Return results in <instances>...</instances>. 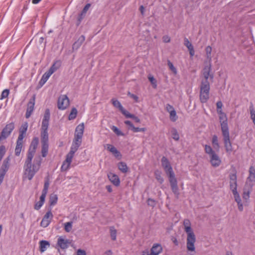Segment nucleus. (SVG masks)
Returning <instances> with one entry per match:
<instances>
[{"instance_id": "1", "label": "nucleus", "mask_w": 255, "mask_h": 255, "mask_svg": "<svg viewBox=\"0 0 255 255\" xmlns=\"http://www.w3.org/2000/svg\"><path fill=\"white\" fill-rule=\"evenodd\" d=\"M33 158L26 156L23 166L24 175L29 180L33 178L39 170L42 162L40 156H38L34 158L33 163H32Z\"/></svg>"}, {"instance_id": "2", "label": "nucleus", "mask_w": 255, "mask_h": 255, "mask_svg": "<svg viewBox=\"0 0 255 255\" xmlns=\"http://www.w3.org/2000/svg\"><path fill=\"white\" fill-rule=\"evenodd\" d=\"M161 162L162 167L168 177L171 190L176 197L178 198L179 195V192L177 186V181L175 178V174L170 163L168 159L165 156L162 157Z\"/></svg>"}, {"instance_id": "3", "label": "nucleus", "mask_w": 255, "mask_h": 255, "mask_svg": "<svg viewBox=\"0 0 255 255\" xmlns=\"http://www.w3.org/2000/svg\"><path fill=\"white\" fill-rule=\"evenodd\" d=\"M204 149L205 153L209 156L210 162L211 165L214 167H219L222 163L221 159L219 155L210 145L206 144Z\"/></svg>"}, {"instance_id": "4", "label": "nucleus", "mask_w": 255, "mask_h": 255, "mask_svg": "<svg viewBox=\"0 0 255 255\" xmlns=\"http://www.w3.org/2000/svg\"><path fill=\"white\" fill-rule=\"evenodd\" d=\"M184 231L187 234V240L188 244L190 246H192L193 242L196 239L195 235L191 228V223L189 220L185 219L183 222Z\"/></svg>"}, {"instance_id": "5", "label": "nucleus", "mask_w": 255, "mask_h": 255, "mask_svg": "<svg viewBox=\"0 0 255 255\" xmlns=\"http://www.w3.org/2000/svg\"><path fill=\"white\" fill-rule=\"evenodd\" d=\"M222 132L226 151L227 153L230 154L233 151V146L230 138L229 131Z\"/></svg>"}, {"instance_id": "6", "label": "nucleus", "mask_w": 255, "mask_h": 255, "mask_svg": "<svg viewBox=\"0 0 255 255\" xmlns=\"http://www.w3.org/2000/svg\"><path fill=\"white\" fill-rule=\"evenodd\" d=\"M39 143V138L37 137H34L33 138L32 141L30 144L29 149L28 150L26 156L33 157L36 148Z\"/></svg>"}, {"instance_id": "7", "label": "nucleus", "mask_w": 255, "mask_h": 255, "mask_svg": "<svg viewBox=\"0 0 255 255\" xmlns=\"http://www.w3.org/2000/svg\"><path fill=\"white\" fill-rule=\"evenodd\" d=\"M69 105V99L65 95L59 96L58 99L57 107L60 110H65Z\"/></svg>"}, {"instance_id": "8", "label": "nucleus", "mask_w": 255, "mask_h": 255, "mask_svg": "<svg viewBox=\"0 0 255 255\" xmlns=\"http://www.w3.org/2000/svg\"><path fill=\"white\" fill-rule=\"evenodd\" d=\"M14 128V125L13 123L6 125L0 133V141L6 138L10 135Z\"/></svg>"}, {"instance_id": "9", "label": "nucleus", "mask_w": 255, "mask_h": 255, "mask_svg": "<svg viewBox=\"0 0 255 255\" xmlns=\"http://www.w3.org/2000/svg\"><path fill=\"white\" fill-rule=\"evenodd\" d=\"M53 215L51 210L48 211L44 216L41 223L40 226L43 228L47 227L51 223Z\"/></svg>"}, {"instance_id": "10", "label": "nucleus", "mask_w": 255, "mask_h": 255, "mask_svg": "<svg viewBox=\"0 0 255 255\" xmlns=\"http://www.w3.org/2000/svg\"><path fill=\"white\" fill-rule=\"evenodd\" d=\"M35 96L33 95L32 98H31L28 102L27 106V109L25 114V118H29L34 110V107L35 105Z\"/></svg>"}, {"instance_id": "11", "label": "nucleus", "mask_w": 255, "mask_h": 255, "mask_svg": "<svg viewBox=\"0 0 255 255\" xmlns=\"http://www.w3.org/2000/svg\"><path fill=\"white\" fill-rule=\"evenodd\" d=\"M71 244V241L63 237H60L57 240V246L62 250H65L69 247V245Z\"/></svg>"}, {"instance_id": "12", "label": "nucleus", "mask_w": 255, "mask_h": 255, "mask_svg": "<svg viewBox=\"0 0 255 255\" xmlns=\"http://www.w3.org/2000/svg\"><path fill=\"white\" fill-rule=\"evenodd\" d=\"M219 120L221 124L222 132L229 131L227 118L226 115L222 114L219 116Z\"/></svg>"}, {"instance_id": "13", "label": "nucleus", "mask_w": 255, "mask_h": 255, "mask_svg": "<svg viewBox=\"0 0 255 255\" xmlns=\"http://www.w3.org/2000/svg\"><path fill=\"white\" fill-rule=\"evenodd\" d=\"M230 179V187L232 191L237 190V175L236 173H230L229 175Z\"/></svg>"}, {"instance_id": "14", "label": "nucleus", "mask_w": 255, "mask_h": 255, "mask_svg": "<svg viewBox=\"0 0 255 255\" xmlns=\"http://www.w3.org/2000/svg\"><path fill=\"white\" fill-rule=\"evenodd\" d=\"M211 70V65L210 63L208 65H206L205 66L202 71V74L204 78V79L203 80H208L209 77L211 79L213 78V74H210Z\"/></svg>"}, {"instance_id": "15", "label": "nucleus", "mask_w": 255, "mask_h": 255, "mask_svg": "<svg viewBox=\"0 0 255 255\" xmlns=\"http://www.w3.org/2000/svg\"><path fill=\"white\" fill-rule=\"evenodd\" d=\"M210 84L208 80H202L200 85V93L209 94Z\"/></svg>"}, {"instance_id": "16", "label": "nucleus", "mask_w": 255, "mask_h": 255, "mask_svg": "<svg viewBox=\"0 0 255 255\" xmlns=\"http://www.w3.org/2000/svg\"><path fill=\"white\" fill-rule=\"evenodd\" d=\"M106 147L107 150H108L109 151L112 153V154H114L116 158H121L122 155L121 153L117 150V149L114 146L110 144H107L106 145Z\"/></svg>"}, {"instance_id": "17", "label": "nucleus", "mask_w": 255, "mask_h": 255, "mask_svg": "<svg viewBox=\"0 0 255 255\" xmlns=\"http://www.w3.org/2000/svg\"><path fill=\"white\" fill-rule=\"evenodd\" d=\"M109 180L113 183L114 185L118 186L120 185V181L118 175L110 172L108 174Z\"/></svg>"}, {"instance_id": "18", "label": "nucleus", "mask_w": 255, "mask_h": 255, "mask_svg": "<svg viewBox=\"0 0 255 255\" xmlns=\"http://www.w3.org/2000/svg\"><path fill=\"white\" fill-rule=\"evenodd\" d=\"M72 160V158L66 155V159L63 161L61 167L62 171H66L69 168Z\"/></svg>"}, {"instance_id": "19", "label": "nucleus", "mask_w": 255, "mask_h": 255, "mask_svg": "<svg viewBox=\"0 0 255 255\" xmlns=\"http://www.w3.org/2000/svg\"><path fill=\"white\" fill-rule=\"evenodd\" d=\"M27 128L28 124L27 123H25L21 126L19 128V135L18 137V138L19 139V140L23 139L24 135L26 133V132L27 131Z\"/></svg>"}, {"instance_id": "20", "label": "nucleus", "mask_w": 255, "mask_h": 255, "mask_svg": "<svg viewBox=\"0 0 255 255\" xmlns=\"http://www.w3.org/2000/svg\"><path fill=\"white\" fill-rule=\"evenodd\" d=\"M162 251V248L161 245L155 244L151 249V255H158Z\"/></svg>"}, {"instance_id": "21", "label": "nucleus", "mask_w": 255, "mask_h": 255, "mask_svg": "<svg viewBox=\"0 0 255 255\" xmlns=\"http://www.w3.org/2000/svg\"><path fill=\"white\" fill-rule=\"evenodd\" d=\"M85 37L84 35H81L73 44L72 48L73 50H77L81 46L82 44L85 41Z\"/></svg>"}, {"instance_id": "22", "label": "nucleus", "mask_w": 255, "mask_h": 255, "mask_svg": "<svg viewBox=\"0 0 255 255\" xmlns=\"http://www.w3.org/2000/svg\"><path fill=\"white\" fill-rule=\"evenodd\" d=\"M196 242V239H195L194 242L192 244V246H190L188 244V240H187L186 242V248L187 251L189 252L188 253V255H196V252H195V243Z\"/></svg>"}, {"instance_id": "23", "label": "nucleus", "mask_w": 255, "mask_h": 255, "mask_svg": "<svg viewBox=\"0 0 255 255\" xmlns=\"http://www.w3.org/2000/svg\"><path fill=\"white\" fill-rule=\"evenodd\" d=\"M84 130V125L83 123L79 124L76 128L75 135L79 137L83 136Z\"/></svg>"}, {"instance_id": "24", "label": "nucleus", "mask_w": 255, "mask_h": 255, "mask_svg": "<svg viewBox=\"0 0 255 255\" xmlns=\"http://www.w3.org/2000/svg\"><path fill=\"white\" fill-rule=\"evenodd\" d=\"M22 142L23 139L19 140V139L17 138L16 141V145L15 148V154L16 156H19L20 155L22 147Z\"/></svg>"}, {"instance_id": "25", "label": "nucleus", "mask_w": 255, "mask_h": 255, "mask_svg": "<svg viewBox=\"0 0 255 255\" xmlns=\"http://www.w3.org/2000/svg\"><path fill=\"white\" fill-rule=\"evenodd\" d=\"M61 65V62L60 60H57L55 61L52 65L48 71L51 73H53L56 70H57Z\"/></svg>"}, {"instance_id": "26", "label": "nucleus", "mask_w": 255, "mask_h": 255, "mask_svg": "<svg viewBox=\"0 0 255 255\" xmlns=\"http://www.w3.org/2000/svg\"><path fill=\"white\" fill-rule=\"evenodd\" d=\"M9 168V159L6 158L5 159L2 163V165L1 167V168L0 169V172H2L3 173L5 174L7 172Z\"/></svg>"}, {"instance_id": "27", "label": "nucleus", "mask_w": 255, "mask_h": 255, "mask_svg": "<svg viewBox=\"0 0 255 255\" xmlns=\"http://www.w3.org/2000/svg\"><path fill=\"white\" fill-rule=\"evenodd\" d=\"M52 74V73H51L49 71H48L46 72H45L43 75L42 78L41 79L39 82V84L41 85H44Z\"/></svg>"}, {"instance_id": "28", "label": "nucleus", "mask_w": 255, "mask_h": 255, "mask_svg": "<svg viewBox=\"0 0 255 255\" xmlns=\"http://www.w3.org/2000/svg\"><path fill=\"white\" fill-rule=\"evenodd\" d=\"M79 146H78L74 143H72V144L71 146V148H70V150L69 152L66 155L73 158L75 153L78 150Z\"/></svg>"}, {"instance_id": "29", "label": "nucleus", "mask_w": 255, "mask_h": 255, "mask_svg": "<svg viewBox=\"0 0 255 255\" xmlns=\"http://www.w3.org/2000/svg\"><path fill=\"white\" fill-rule=\"evenodd\" d=\"M40 244V251L41 253L45 252L48 247L50 246L49 243L47 241H41Z\"/></svg>"}, {"instance_id": "30", "label": "nucleus", "mask_w": 255, "mask_h": 255, "mask_svg": "<svg viewBox=\"0 0 255 255\" xmlns=\"http://www.w3.org/2000/svg\"><path fill=\"white\" fill-rule=\"evenodd\" d=\"M41 143H48V133L47 131H41Z\"/></svg>"}, {"instance_id": "31", "label": "nucleus", "mask_w": 255, "mask_h": 255, "mask_svg": "<svg viewBox=\"0 0 255 255\" xmlns=\"http://www.w3.org/2000/svg\"><path fill=\"white\" fill-rule=\"evenodd\" d=\"M119 170L123 173H126L128 171L127 164L124 162H120L118 164Z\"/></svg>"}, {"instance_id": "32", "label": "nucleus", "mask_w": 255, "mask_h": 255, "mask_svg": "<svg viewBox=\"0 0 255 255\" xmlns=\"http://www.w3.org/2000/svg\"><path fill=\"white\" fill-rule=\"evenodd\" d=\"M170 133L171 134L172 137L176 141H178L179 139V135L177 132V130L176 128H173L170 129Z\"/></svg>"}, {"instance_id": "33", "label": "nucleus", "mask_w": 255, "mask_h": 255, "mask_svg": "<svg viewBox=\"0 0 255 255\" xmlns=\"http://www.w3.org/2000/svg\"><path fill=\"white\" fill-rule=\"evenodd\" d=\"M42 148H41V154L42 156L43 157L46 156L48 151V143H41Z\"/></svg>"}, {"instance_id": "34", "label": "nucleus", "mask_w": 255, "mask_h": 255, "mask_svg": "<svg viewBox=\"0 0 255 255\" xmlns=\"http://www.w3.org/2000/svg\"><path fill=\"white\" fill-rule=\"evenodd\" d=\"M212 143L213 145V147L215 149H217V150H219L220 145H219V143L218 142V137L217 135H213V136L212 137Z\"/></svg>"}, {"instance_id": "35", "label": "nucleus", "mask_w": 255, "mask_h": 255, "mask_svg": "<svg viewBox=\"0 0 255 255\" xmlns=\"http://www.w3.org/2000/svg\"><path fill=\"white\" fill-rule=\"evenodd\" d=\"M57 200L58 197L57 195L54 194H51L49 198L50 205L51 206L55 205L57 203Z\"/></svg>"}, {"instance_id": "36", "label": "nucleus", "mask_w": 255, "mask_h": 255, "mask_svg": "<svg viewBox=\"0 0 255 255\" xmlns=\"http://www.w3.org/2000/svg\"><path fill=\"white\" fill-rule=\"evenodd\" d=\"M77 110L75 108H72L71 112L68 117L69 120H73L75 119L77 116Z\"/></svg>"}, {"instance_id": "37", "label": "nucleus", "mask_w": 255, "mask_h": 255, "mask_svg": "<svg viewBox=\"0 0 255 255\" xmlns=\"http://www.w3.org/2000/svg\"><path fill=\"white\" fill-rule=\"evenodd\" d=\"M209 98V94L200 93V100L201 103H206Z\"/></svg>"}, {"instance_id": "38", "label": "nucleus", "mask_w": 255, "mask_h": 255, "mask_svg": "<svg viewBox=\"0 0 255 255\" xmlns=\"http://www.w3.org/2000/svg\"><path fill=\"white\" fill-rule=\"evenodd\" d=\"M110 235L113 241H116L117 239V230L114 227H110Z\"/></svg>"}, {"instance_id": "39", "label": "nucleus", "mask_w": 255, "mask_h": 255, "mask_svg": "<svg viewBox=\"0 0 255 255\" xmlns=\"http://www.w3.org/2000/svg\"><path fill=\"white\" fill-rule=\"evenodd\" d=\"M154 175L156 179L160 183H162L163 182V179L161 176V172L158 170H156L154 172Z\"/></svg>"}, {"instance_id": "40", "label": "nucleus", "mask_w": 255, "mask_h": 255, "mask_svg": "<svg viewBox=\"0 0 255 255\" xmlns=\"http://www.w3.org/2000/svg\"><path fill=\"white\" fill-rule=\"evenodd\" d=\"M111 101L113 106L116 108H118L120 111L123 108V107L118 100L115 99H112Z\"/></svg>"}, {"instance_id": "41", "label": "nucleus", "mask_w": 255, "mask_h": 255, "mask_svg": "<svg viewBox=\"0 0 255 255\" xmlns=\"http://www.w3.org/2000/svg\"><path fill=\"white\" fill-rule=\"evenodd\" d=\"M207 58L209 60V62L211 61V52L212 47L210 46H208L205 48Z\"/></svg>"}, {"instance_id": "42", "label": "nucleus", "mask_w": 255, "mask_h": 255, "mask_svg": "<svg viewBox=\"0 0 255 255\" xmlns=\"http://www.w3.org/2000/svg\"><path fill=\"white\" fill-rule=\"evenodd\" d=\"M49 186V178L48 177H47L45 178L44 185V187L42 190V191L47 193Z\"/></svg>"}, {"instance_id": "43", "label": "nucleus", "mask_w": 255, "mask_h": 255, "mask_svg": "<svg viewBox=\"0 0 255 255\" xmlns=\"http://www.w3.org/2000/svg\"><path fill=\"white\" fill-rule=\"evenodd\" d=\"M72 222H69L64 224V229L66 232H70L72 228Z\"/></svg>"}, {"instance_id": "44", "label": "nucleus", "mask_w": 255, "mask_h": 255, "mask_svg": "<svg viewBox=\"0 0 255 255\" xmlns=\"http://www.w3.org/2000/svg\"><path fill=\"white\" fill-rule=\"evenodd\" d=\"M148 79L154 88L157 87V82L154 77L151 75H148Z\"/></svg>"}, {"instance_id": "45", "label": "nucleus", "mask_w": 255, "mask_h": 255, "mask_svg": "<svg viewBox=\"0 0 255 255\" xmlns=\"http://www.w3.org/2000/svg\"><path fill=\"white\" fill-rule=\"evenodd\" d=\"M82 136H80L79 137L77 136H76V135H74V138L72 143L80 146L82 142Z\"/></svg>"}, {"instance_id": "46", "label": "nucleus", "mask_w": 255, "mask_h": 255, "mask_svg": "<svg viewBox=\"0 0 255 255\" xmlns=\"http://www.w3.org/2000/svg\"><path fill=\"white\" fill-rule=\"evenodd\" d=\"M170 114V119L171 121L174 122L177 120V116L176 115V112L175 110H172L171 111Z\"/></svg>"}, {"instance_id": "47", "label": "nucleus", "mask_w": 255, "mask_h": 255, "mask_svg": "<svg viewBox=\"0 0 255 255\" xmlns=\"http://www.w3.org/2000/svg\"><path fill=\"white\" fill-rule=\"evenodd\" d=\"M49 122L46 121H42L41 126V131H47L49 126Z\"/></svg>"}, {"instance_id": "48", "label": "nucleus", "mask_w": 255, "mask_h": 255, "mask_svg": "<svg viewBox=\"0 0 255 255\" xmlns=\"http://www.w3.org/2000/svg\"><path fill=\"white\" fill-rule=\"evenodd\" d=\"M111 129L117 135H124V134L116 126H113Z\"/></svg>"}, {"instance_id": "49", "label": "nucleus", "mask_w": 255, "mask_h": 255, "mask_svg": "<svg viewBox=\"0 0 255 255\" xmlns=\"http://www.w3.org/2000/svg\"><path fill=\"white\" fill-rule=\"evenodd\" d=\"M50 113L49 109H46L42 121H49Z\"/></svg>"}, {"instance_id": "50", "label": "nucleus", "mask_w": 255, "mask_h": 255, "mask_svg": "<svg viewBox=\"0 0 255 255\" xmlns=\"http://www.w3.org/2000/svg\"><path fill=\"white\" fill-rule=\"evenodd\" d=\"M234 195L235 200L237 203L239 201H241V199L239 194L238 193L237 190L232 191Z\"/></svg>"}, {"instance_id": "51", "label": "nucleus", "mask_w": 255, "mask_h": 255, "mask_svg": "<svg viewBox=\"0 0 255 255\" xmlns=\"http://www.w3.org/2000/svg\"><path fill=\"white\" fill-rule=\"evenodd\" d=\"M9 94V90H8V89L4 90L1 93L0 99L2 100L3 99L7 98L8 97Z\"/></svg>"}, {"instance_id": "52", "label": "nucleus", "mask_w": 255, "mask_h": 255, "mask_svg": "<svg viewBox=\"0 0 255 255\" xmlns=\"http://www.w3.org/2000/svg\"><path fill=\"white\" fill-rule=\"evenodd\" d=\"M167 64L170 70L172 71L175 74H176L177 70L176 68L174 66L173 64L169 60H168Z\"/></svg>"}, {"instance_id": "53", "label": "nucleus", "mask_w": 255, "mask_h": 255, "mask_svg": "<svg viewBox=\"0 0 255 255\" xmlns=\"http://www.w3.org/2000/svg\"><path fill=\"white\" fill-rule=\"evenodd\" d=\"M184 45L187 47L188 50L194 48L192 44L187 38L185 37L184 39Z\"/></svg>"}, {"instance_id": "54", "label": "nucleus", "mask_w": 255, "mask_h": 255, "mask_svg": "<svg viewBox=\"0 0 255 255\" xmlns=\"http://www.w3.org/2000/svg\"><path fill=\"white\" fill-rule=\"evenodd\" d=\"M120 111L123 115H124L126 117V118H131V117H132V114H130L128 111L126 110L124 108Z\"/></svg>"}, {"instance_id": "55", "label": "nucleus", "mask_w": 255, "mask_h": 255, "mask_svg": "<svg viewBox=\"0 0 255 255\" xmlns=\"http://www.w3.org/2000/svg\"><path fill=\"white\" fill-rule=\"evenodd\" d=\"M5 153V148L4 145L0 146V161Z\"/></svg>"}, {"instance_id": "56", "label": "nucleus", "mask_w": 255, "mask_h": 255, "mask_svg": "<svg viewBox=\"0 0 255 255\" xmlns=\"http://www.w3.org/2000/svg\"><path fill=\"white\" fill-rule=\"evenodd\" d=\"M147 203L148 206L152 207H154L156 205L155 201L151 198L147 199Z\"/></svg>"}, {"instance_id": "57", "label": "nucleus", "mask_w": 255, "mask_h": 255, "mask_svg": "<svg viewBox=\"0 0 255 255\" xmlns=\"http://www.w3.org/2000/svg\"><path fill=\"white\" fill-rule=\"evenodd\" d=\"M251 118L255 125V111L253 108H250Z\"/></svg>"}, {"instance_id": "58", "label": "nucleus", "mask_w": 255, "mask_h": 255, "mask_svg": "<svg viewBox=\"0 0 255 255\" xmlns=\"http://www.w3.org/2000/svg\"><path fill=\"white\" fill-rule=\"evenodd\" d=\"M250 197V192L249 191H244L243 194V199L246 201H247V200L249 199Z\"/></svg>"}, {"instance_id": "59", "label": "nucleus", "mask_w": 255, "mask_h": 255, "mask_svg": "<svg viewBox=\"0 0 255 255\" xmlns=\"http://www.w3.org/2000/svg\"><path fill=\"white\" fill-rule=\"evenodd\" d=\"M47 193L46 192L42 191L41 195L40 197V201H41V203L43 202L44 203Z\"/></svg>"}, {"instance_id": "60", "label": "nucleus", "mask_w": 255, "mask_h": 255, "mask_svg": "<svg viewBox=\"0 0 255 255\" xmlns=\"http://www.w3.org/2000/svg\"><path fill=\"white\" fill-rule=\"evenodd\" d=\"M43 204L44 203L43 202L41 203V201H39L35 204L34 209L37 210H39L42 207Z\"/></svg>"}, {"instance_id": "61", "label": "nucleus", "mask_w": 255, "mask_h": 255, "mask_svg": "<svg viewBox=\"0 0 255 255\" xmlns=\"http://www.w3.org/2000/svg\"><path fill=\"white\" fill-rule=\"evenodd\" d=\"M162 40L164 43H169L170 41V38L168 35H164L162 37Z\"/></svg>"}, {"instance_id": "62", "label": "nucleus", "mask_w": 255, "mask_h": 255, "mask_svg": "<svg viewBox=\"0 0 255 255\" xmlns=\"http://www.w3.org/2000/svg\"><path fill=\"white\" fill-rule=\"evenodd\" d=\"M128 95L130 97L134 99L135 102H138V97L136 95H134L133 94H131L130 92L128 93Z\"/></svg>"}, {"instance_id": "63", "label": "nucleus", "mask_w": 255, "mask_h": 255, "mask_svg": "<svg viewBox=\"0 0 255 255\" xmlns=\"http://www.w3.org/2000/svg\"><path fill=\"white\" fill-rule=\"evenodd\" d=\"M248 180L251 182L255 181V174H250L248 178Z\"/></svg>"}, {"instance_id": "64", "label": "nucleus", "mask_w": 255, "mask_h": 255, "mask_svg": "<svg viewBox=\"0 0 255 255\" xmlns=\"http://www.w3.org/2000/svg\"><path fill=\"white\" fill-rule=\"evenodd\" d=\"M77 255H86V254L84 250L79 249L77 250Z\"/></svg>"}]
</instances>
